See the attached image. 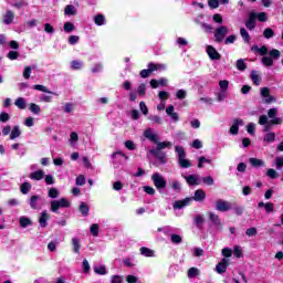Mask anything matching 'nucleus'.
<instances>
[{
	"instance_id": "f257e3e1",
	"label": "nucleus",
	"mask_w": 283,
	"mask_h": 283,
	"mask_svg": "<svg viewBox=\"0 0 283 283\" xmlns=\"http://www.w3.org/2000/svg\"><path fill=\"white\" fill-rule=\"evenodd\" d=\"M280 56H282L280 50L273 49L269 52V56H263L261 59V62L265 67H273V61H277Z\"/></svg>"
},
{
	"instance_id": "f03ea898",
	"label": "nucleus",
	"mask_w": 283,
	"mask_h": 283,
	"mask_svg": "<svg viewBox=\"0 0 283 283\" xmlns=\"http://www.w3.org/2000/svg\"><path fill=\"white\" fill-rule=\"evenodd\" d=\"M151 180L158 191L167 188V179H165L159 172H154L151 175Z\"/></svg>"
},
{
	"instance_id": "7ed1b4c3",
	"label": "nucleus",
	"mask_w": 283,
	"mask_h": 283,
	"mask_svg": "<svg viewBox=\"0 0 283 283\" xmlns=\"http://www.w3.org/2000/svg\"><path fill=\"white\" fill-rule=\"evenodd\" d=\"M229 34V28L221 25L214 30V41L216 43H222Z\"/></svg>"
},
{
	"instance_id": "20e7f679",
	"label": "nucleus",
	"mask_w": 283,
	"mask_h": 283,
	"mask_svg": "<svg viewBox=\"0 0 283 283\" xmlns=\"http://www.w3.org/2000/svg\"><path fill=\"white\" fill-rule=\"evenodd\" d=\"M231 209H233V206L231 205V202L223 200V199H218L216 201V210L217 211L224 213L227 211H231Z\"/></svg>"
},
{
	"instance_id": "39448f33",
	"label": "nucleus",
	"mask_w": 283,
	"mask_h": 283,
	"mask_svg": "<svg viewBox=\"0 0 283 283\" xmlns=\"http://www.w3.org/2000/svg\"><path fill=\"white\" fill-rule=\"evenodd\" d=\"M277 108H270L268 111L269 118H272V120H270V125H282L283 119L277 117Z\"/></svg>"
},
{
	"instance_id": "423d86ee",
	"label": "nucleus",
	"mask_w": 283,
	"mask_h": 283,
	"mask_svg": "<svg viewBox=\"0 0 283 283\" xmlns=\"http://www.w3.org/2000/svg\"><path fill=\"white\" fill-rule=\"evenodd\" d=\"M206 52L211 61H220L222 55L219 54L218 50L211 45H207Z\"/></svg>"
},
{
	"instance_id": "0eeeda50",
	"label": "nucleus",
	"mask_w": 283,
	"mask_h": 283,
	"mask_svg": "<svg viewBox=\"0 0 283 283\" xmlns=\"http://www.w3.org/2000/svg\"><path fill=\"white\" fill-rule=\"evenodd\" d=\"M261 96L264 99V103L271 104V103H275V97L271 95V91L269 90V87H262L261 88Z\"/></svg>"
},
{
	"instance_id": "6e6552de",
	"label": "nucleus",
	"mask_w": 283,
	"mask_h": 283,
	"mask_svg": "<svg viewBox=\"0 0 283 283\" xmlns=\"http://www.w3.org/2000/svg\"><path fill=\"white\" fill-rule=\"evenodd\" d=\"M208 216L209 220L214 224V228L218 229V231H222V221L220 220V217L216 214V212H209Z\"/></svg>"
},
{
	"instance_id": "1a4fd4ad",
	"label": "nucleus",
	"mask_w": 283,
	"mask_h": 283,
	"mask_svg": "<svg viewBox=\"0 0 283 283\" xmlns=\"http://www.w3.org/2000/svg\"><path fill=\"white\" fill-rule=\"evenodd\" d=\"M256 19H258V13L251 12L249 14L248 20L245 21V28H248V30H255V20Z\"/></svg>"
},
{
	"instance_id": "9d476101",
	"label": "nucleus",
	"mask_w": 283,
	"mask_h": 283,
	"mask_svg": "<svg viewBox=\"0 0 283 283\" xmlns=\"http://www.w3.org/2000/svg\"><path fill=\"white\" fill-rule=\"evenodd\" d=\"M242 125H244V120L241 118L234 119L232 126L230 127V134H232V136H237V134L240 132V126Z\"/></svg>"
},
{
	"instance_id": "9b49d317",
	"label": "nucleus",
	"mask_w": 283,
	"mask_h": 283,
	"mask_svg": "<svg viewBox=\"0 0 283 283\" xmlns=\"http://www.w3.org/2000/svg\"><path fill=\"white\" fill-rule=\"evenodd\" d=\"M227 266H229V259L223 258L216 266L217 273L222 275L227 271Z\"/></svg>"
},
{
	"instance_id": "f8f14e48",
	"label": "nucleus",
	"mask_w": 283,
	"mask_h": 283,
	"mask_svg": "<svg viewBox=\"0 0 283 283\" xmlns=\"http://www.w3.org/2000/svg\"><path fill=\"white\" fill-rule=\"evenodd\" d=\"M176 108L174 107V105H169L166 108V114L167 116H170L171 120H174V123H178V120H180V116L178 115V113H175Z\"/></svg>"
},
{
	"instance_id": "ddd939ff",
	"label": "nucleus",
	"mask_w": 283,
	"mask_h": 283,
	"mask_svg": "<svg viewBox=\"0 0 283 283\" xmlns=\"http://www.w3.org/2000/svg\"><path fill=\"white\" fill-rule=\"evenodd\" d=\"M193 202L192 198H186L184 200L175 201L174 209H182L184 207H189Z\"/></svg>"
},
{
	"instance_id": "4468645a",
	"label": "nucleus",
	"mask_w": 283,
	"mask_h": 283,
	"mask_svg": "<svg viewBox=\"0 0 283 283\" xmlns=\"http://www.w3.org/2000/svg\"><path fill=\"white\" fill-rule=\"evenodd\" d=\"M262 207L265 210V213H274L275 212V205L273 202H266L263 201L259 202V209H262Z\"/></svg>"
},
{
	"instance_id": "2eb2a0df",
	"label": "nucleus",
	"mask_w": 283,
	"mask_h": 283,
	"mask_svg": "<svg viewBox=\"0 0 283 283\" xmlns=\"http://www.w3.org/2000/svg\"><path fill=\"white\" fill-rule=\"evenodd\" d=\"M49 220H50V213H48V210H44L39 218L40 227H42V229H45V227H48Z\"/></svg>"
},
{
	"instance_id": "dca6fc26",
	"label": "nucleus",
	"mask_w": 283,
	"mask_h": 283,
	"mask_svg": "<svg viewBox=\"0 0 283 283\" xmlns=\"http://www.w3.org/2000/svg\"><path fill=\"white\" fill-rule=\"evenodd\" d=\"M151 154L161 165H167V155L160 150H151Z\"/></svg>"
},
{
	"instance_id": "f3484780",
	"label": "nucleus",
	"mask_w": 283,
	"mask_h": 283,
	"mask_svg": "<svg viewBox=\"0 0 283 283\" xmlns=\"http://www.w3.org/2000/svg\"><path fill=\"white\" fill-rule=\"evenodd\" d=\"M155 145H157V149L155 151H163V149H171V147H174L171 142H158V139Z\"/></svg>"
},
{
	"instance_id": "a211bd4d",
	"label": "nucleus",
	"mask_w": 283,
	"mask_h": 283,
	"mask_svg": "<svg viewBox=\"0 0 283 283\" xmlns=\"http://www.w3.org/2000/svg\"><path fill=\"white\" fill-rule=\"evenodd\" d=\"M144 136L145 138H147L148 140H150L151 143H158V135H156L151 128H148L144 132Z\"/></svg>"
},
{
	"instance_id": "6ab92c4d",
	"label": "nucleus",
	"mask_w": 283,
	"mask_h": 283,
	"mask_svg": "<svg viewBox=\"0 0 283 283\" xmlns=\"http://www.w3.org/2000/svg\"><path fill=\"white\" fill-rule=\"evenodd\" d=\"M205 198H207V192H205V190L202 189H198L195 191L192 200H195L196 202H202Z\"/></svg>"
},
{
	"instance_id": "aec40b11",
	"label": "nucleus",
	"mask_w": 283,
	"mask_h": 283,
	"mask_svg": "<svg viewBox=\"0 0 283 283\" xmlns=\"http://www.w3.org/2000/svg\"><path fill=\"white\" fill-rule=\"evenodd\" d=\"M44 177H45V171H43V170H36L29 175V178L31 180H43Z\"/></svg>"
},
{
	"instance_id": "412c9836",
	"label": "nucleus",
	"mask_w": 283,
	"mask_h": 283,
	"mask_svg": "<svg viewBox=\"0 0 283 283\" xmlns=\"http://www.w3.org/2000/svg\"><path fill=\"white\" fill-rule=\"evenodd\" d=\"M252 52H258L259 54H261V56H266V54H269V48L266 46H261L259 48L258 45H254L251 48Z\"/></svg>"
},
{
	"instance_id": "4be33fe9",
	"label": "nucleus",
	"mask_w": 283,
	"mask_h": 283,
	"mask_svg": "<svg viewBox=\"0 0 283 283\" xmlns=\"http://www.w3.org/2000/svg\"><path fill=\"white\" fill-rule=\"evenodd\" d=\"M184 178L188 185H198V180H200L198 175L185 176Z\"/></svg>"
},
{
	"instance_id": "5701e85b",
	"label": "nucleus",
	"mask_w": 283,
	"mask_h": 283,
	"mask_svg": "<svg viewBox=\"0 0 283 283\" xmlns=\"http://www.w3.org/2000/svg\"><path fill=\"white\" fill-rule=\"evenodd\" d=\"M263 143H265L266 145H270L271 143H275V133L273 132L266 133L263 137Z\"/></svg>"
},
{
	"instance_id": "b1692460",
	"label": "nucleus",
	"mask_w": 283,
	"mask_h": 283,
	"mask_svg": "<svg viewBox=\"0 0 283 283\" xmlns=\"http://www.w3.org/2000/svg\"><path fill=\"white\" fill-rule=\"evenodd\" d=\"M64 14H66V17L76 15V7L72 4L66 6L64 9Z\"/></svg>"
},
{
	"instance_id": "393cba45",
	"label": "nucleus",
	"mask_w": 283,
	"mask_h": 283,
	"mask_svg": "<svg viewBox=\"0 0 283 283\" xmlns=\"http://www.w3.org/2000/svg\"><path fill=\"white\" fill-rule=\"evenodd\" d=\"M249 163H250V165H252V167H265L266 166L264 160L258 159V158H250Z\"/></svg>"
},
{
	"instance_id": "a878e982",
	"label": "nucleus",
	"mask_w": 283,
	"mask_h": 283,
	"mask_svg": "<svg viewBox=\"0 0 283 283\" xmlns=\"http://www.w3.org/2000/svg\"><path fill=\"white\" fill-rule=\"evenodd\" d=\"M12 21H14V13L12 11H7L3 17V23H6V25H10Z\"/></svg>"
},
{
	"instance_id": "bb28decb",
	"label": "nucleus",
	"mask_w": 283,
	"mask_h": 283,
	"mask_svg": "<svg viewBox=\"0 0 283 283\" xmlns=\"http://www.w3.org/2000/svg\"><path fill=\"white\" fill-rule=\"evenodd\" d=\"M32 190V185L28 181L23 182L21 186H20V191L21 193H23L24 196L30 193V191Z\"/></svg>"
},
{
	"instance_id": "cd10ccee",
	"label": "nucleus",
	"mask_w": 283,
	"mask_h": 283,
	"mask_svg": "<svg viewBox=\"0 0 283 283\" xmlns=\"http://www.w3.org/2000/svg\"><path fill=\"white\" fill-rule=\"evenodd\" d=\"M21 136V127L19 126H13L11 134H10V139L14 140Z\"/></svg>"
},
{
	"instance_id": "c85d7f7f",
	"label": "nucleus",
	"mask_w": 283,
	"mask_h": 283,
	"mask_svg": "<svg viewBox=\"0 0 283 283\" xmlns=\"http://www.w3.org/2000/svg\"><path fill=\"white\" fill-rule=\"evenodd\" d=\"M250 76L254 85H260L262 83V77L258 74V71H252Z\"/></svg>"
},
{
	"instance_id": "c756f323",
	"label": "nucleus",
	"mask_w": 283,
	"mask_h": 283,
	"mask_svg": "<svg viewBox=\"0 0 283 283\" xmlns=\"http://www.w3.org/2000/svg\"><path fill=\"white\" fill-rule=\"evenodd\" d=\"M240 34H241L244 43H251V35L249 34V31H247V29L241 28L240 29Z\"/></svg>"
},
{
	"instance_id": "7c9ffc66",
	"label": "nucleus",
	"mask_w": 283,
	"mask_h": 283,
	"mask_svg": "<svg viewBox=\"0 0 283 283\" xmlns=\"http://www.w3.org/2000/svg\"><path fill=\"white\" fill-rule=\"evenodd\" d=\"M72 244L74 253H81V240H78V238H73Z\"/></svg>"
},
{
	"instance_id": "2f4dec72",
	"label": "nucleus",
	"mask_w": 283,
	"mask_h": 283,
	"mask_svg": "<svg viewBox=\"0 0 283 283\" xmlns=\"http://www.w3.org/2000/svg\"><path fill=\"white\" fill-rule=\"evenodd\" d=\"M178 163L182 169H189L191 167V161L187 157L178 159Z\"/></svg>"
},
{
	"instance_id": "473e14b6",
	"label": "nucleus",
	"mask_w": 283,
	"mask_h": 283,
	"mask_svg": "<svg viewBox=\"0 0 283 283\" xmlns=\"http://www.w3.org/2000/svg\"><path fill=\"white\" fill-rule=\"evenodd\" d=\"M140 253L145 258H154V250L149 248H145V247L140 248Z\"/></svg>"
},
{
	"instance_id": "72a5a7b5",
	"label": "nucleus",
	"mask_w": 283,
	"mask_h": 283,
	"mask_svg": "<svg viewBox=\"0 0 283 283\" xmlns=\"http://www.w3.org/2000/svg\"><path fill=\"white\" fill-rule=\"evenodd\" d=\"M170 242H172V244H182V237L180 234L172 233L170 234Z\"/></svg>"
},
{
	"instance_id": "f704fd0d",
	"label": "nucleus",
	"mask_w": 283,
	"mask_h": 283,
	"mask_svg": "<svg viewBox=\"0 0 283 283\" xmlns=\"http://www.w3.org/2000/svg\"><path fill=\"white\" fill-rule=\"evenodd\" d=\"M175 151L178 155V160H180V158H187V153H185V148H182V146H176Z\"/></svg>"
},
{
	"instance_id": "c9c22d12",
	"label": "nucleus",
	"mask_w": 283,
	"mask_h": 283,
	"mask_svg": "<svg viewBox=\"0 0 283 283\" xmlns=\"http://www.w3.org/2000/svg\"><path fill=\"white\" fill-rule=\"evenodd\" d=\"M94 271L97 273V275H107V269L105 265H95Z\"/></svg>"
},
{
	"instance_id": "e433bc0d",
	"label": "nucleus",
	"mask_w": 283,
	"mask_h": 283,
	"mask_svg": "<svg viewBox=\"0 0 283 283\" xmlns=\"http://www.w3.org/2000/svg\"><path fill=\"white\" fill-rule=\"evenodd\" d=\"M32 226V220H30L27 217H21L20 218V227H22L23 229H25L27 227Z\"/></svg>"
},
{
	"instance_id": "4c0bfd02",
	"label": "nucleus",
	"mask_w": 283,
	"mask_h": 283,
	"mask_svg": "<svg viewBox=\"0 0 283 283\" xmlns=\"http://www.w3.org/2000/svg\"><path fill=\"white\" fill-rule=\"evenodd\" d=\"M33 90H36L38 92H44V94H53L52 91H50V88H48L46 86H43L41 84L34 85Z\"/></svg>"
},
{
	"instance_id": "58836bf2",
	"label": "nucleus",
	"mask_w": 283,
	"mask_h": 283,
	"mask_svg": "<svg viewBox=\"0 0 283 283\" xmlns=\"http://www.w3.org/2000/svg\"><path fill=\"white\" fill-rule=\"evenodd\" d=\"M14 105L19 109H25V99L23 97H19L15 99Z\"/></svg>"
},
{
	"instance_id": "ea45409f",
	"label": "nucleus",
	"mask_w": 283,
	"mask_h": 283,
	"mask_svg": "<svg viewBox=\"0 0 283 283\" xmlns=\"http://www.w3.org/2000/svg\"><path fill=\"white\" fill-rule=\"evenodd\" d=\"M171 189L176 191V193H180L182 191V185L178 180H174L171 184Z\"/></svg>"
},
{
	"instance_id": "a19ab883",
	"label": "nucleus",
	"mask_w": 283,
	"mask_h": 283,
	"mask_svg": "<svg viewBox=\"0 0 283 283\" xmlns=\"http://www.w3.org/2000/svg\"><path fill=\"white\" fill-rule=\"evenodd\" d=\"M74 30H76V27H74V23L66 22L64 24V32H66V34H70L71 32H74Z\"/></svg>"
},
{
	"instance_id": "79ce46f5",
	"label": "nucleus",
	"mask_w": 283,
	"mask_h": 283,
	"mask_svg": "<svg viewBox=\"0 0 283 283\" xmlns=\"http://www.w3.org/2000/svg\"><path fill=\"white\" fill-rule=\"evenodd\" d=\"M263 36H264V39H273V36H275V32L273 31V29L266 28L263 31Z\"/></svg>"
},
{
	"instance_id": "37998d69",
	"label": "nucleus",
	"mask_w": 283,
	"mask_h": 283,
	"mask_svg": "<svg viewBox=\"0 0 283 283\" xmlns=\"http://www.w3.org/2000/svg\"><path fill=\"white\" fill-rule=\"evenodd\" d=\"M80 212L82 216H90V207H87L85 202H82L80 205Z\"/></svg>"
},
{
	"instance_id": "c03bdc74",
	"label": "nucleus",
	"mask_w": 283,
	"mask_h": 283,
	"mask_svg": "<svg viewBox=\"0 0 283 283\" xmlns=\"http://www.w3.org/2000/svg\"><path fill=\"white\" fill-rule=\"evenodd\" d=\"M39 196H32L30 199V207L31 209H39Z\"/></svg>"
},
{
	"instance_id": "a18cd8bd",
	"label": "nucleus",
	"mask_w": 283,
	"mask_h": 283,
	"mask_svg": "<svg viewBox=\"0 0 283 283\" xmlns=\"http://www.w3.org/2000/svg\"><path fill=\"white\" fill-rule=\"evenodd\" d=\"M266 176L273 180H275V178H280V174H277L273 168L268 169Z\"/></svg>"
},
{
	"instance_id": "49530a36",
	"label": "nucleus",
	"mask_w": 283,
	"mask_h": 283,
	"mask_svg": "<svg viewBox=\"0 0 283 283\" xmlns=\"http://www.w3.org/2000/svg\"><path fill=\"white\" fill-rule=\"evenodd\" d=\"M61 203H59V200H53L51 202V211H53V213H56L60 209H61Z\"/></svg>"
},
{
	"instance_id": "de8ad7c7",
	"label": "nucleus",
	"mask_w": 283,
	"mask_h": 283,
	"mask_svg": "<svg viewBox=\"0 0 283 283\" xmlns=\"http://www.w3.org/2000/svg\"><path fill=\"white\" fill-rule=\"evenodd\" d=\"M61 203H59V200H53L51 202V211H53V213H56L60 209H61Z\"/></svg>"
},
{
	"instance_id": "09e8293b",
	"label": "nucleus",
	"mask_w": 283,
	"mask_h": 283,
	"mask_svg": "<svg viewBox=\"0 0 283 283\" xmlns=\"http://www.w3.org/2000/svg\"><path fill=\"white\" fill-rule=\"evenodd\" d=\"M29 109L32 112V114H41V106L38 104L31 103Z\"/></svg>"
},
{
	"instance_id": "8fccbe9b",
	"label": "nucleus",
	"mask_w": 283,
	"mask_h": 283,
	"mask_svg": "<svg viewBox=\"0 0 283 283\" xmlns=\"http://www.w3.org/2000/svg\"><path fill=\"white\" fill-rule=\"evenodd\" d=\"M70 140H71L72 147H74V145H76V143H78V134H76V132H72L70 134Z\"/></svg>"
},
{
	"instance_id": "3c124183",
	"label": "nucleus",
	"mask_w": 283,
	"mask_h": 283,
	"mask_svg": "<svg viewBox=\"0 0 283 283\" xmlns=\"http://www.w3.org/2000/svg\"><path fill=\"white\" fill-rule=\"evenodd\" d=\"M95 24L96 25H105V15L103 14H97L95 17Z\"/></svg>"
},
{
	"instance_id": "603ef678",
	"label": "nucleus",
	"mask_w": 283,
	"mask_h": 283,
	"mask_svg": "<svg viewBox=\"0 0 283 283\" xmlns=\"http://www.w3.org/2000/svg\"><path fill=\"white\" fill-rule=\"evenodd\" d=\"M237 69L240 72H244V70H247V63H244V60L240 59L237 61Z\"/></svg>"
},
{
	"instance_id": "864d4df0",
	"label": "nucleus",
	"mask_w": 283,
	"mask_h": 283,
	"mask_svg": "<svg viewBox=\"0 0 283 283\" xmlns=\"http://www.w3.org/2000/svg\"><path fill=\"white\" fill-rule=\"evenodd\" d=\"M219 87H220L221 92H227V90H229V81H227V80L220 81Z\"/></svg>"
},
{
	"instance_id": "5fc2aeb1",
	"label": "nucleus",
	"mask_w": 283,
	"mask_h": 283,
	"mask_svg": "<svg viewBox=\"0 0 283 283\" xmlns=\"http://www.w3.org/2000/svg\"><path fill=\"white\" fill-rule=\"evenodd\" d=\"M200 271L197 268H190L188 270V277H196L198 276Z\"/></svg>"
},
{
	"instance_id": "6e6d98bb",
	"label": "nucleus",
	"mask_w": 283,
	"mask_h": 283,
	"mask_svg": "<svg viewBox=\"0 0 283 283\" xmlns=\"http://www.w3.org/2000/svg\"><path fill=\"white\" fill-rule=\"evenodd\" d=\"M256 19H259L261 23H264L265 21H269V15L266 14V12H260L256 14Z\"/></svg>"
},
{
	"instance_id": "4d7b16f0",
	"label": "nucleus",
	"mask_w": 283,
	"mask_h": 283,
	"mask_svg": "<svg viewBox=\"0 0 283 283\" xmlns=\"http://www.w3.org/2000/svg\"><path fill=\"white\" fill-rule=\"evenodd\" d=\"M71 67H72V70H81V67H83V62L82 61H72Z\"/></svg>"
},
{
	"instance_id": "13d9d810",
	"label": "nucleus",
	"mask_w": 283,
	"mask_h": 283,
	"mask_svg": "<svg viewBox=\"0 0 283 283\" xmlns=\"http://www.w3.org/2000/svg\"><path fill=\"white\" fill-rule=\"evenodd\" d=\"M158 97L161 99V103H165V101L169 99V93L166 91H160Z\"/></svg>"
},
{
	"instance_id": "bf43d9fd",
	"label": "nucleus",
	"mask_w": 283,
	"mask_h": 283,
	"mask_svg": "<svg viewBox=\"0 0 283 283\" xmlns=\"http://www.w3.org/2000/svg\"><path fill=\"white\" fill-rule=\"evenodd\" d=\"M22 74L25 81H28V78H30V75L32 74V67L25 66Z\"/></svg>"
},
{
	"instance_id": "052dcab7",
	"label": "nucleus",
	"mask_w": 283,
	"mask_h": 283,
	"mask_svg": "<svg viewBox=\"0 0 283 283\" xmlns=\"http://www.w3.org/2000/svg\"><path fill=\"white\" fill-rule=\"evenodd\" d=\"M223 258H231V255H233V250L229 249V248H223L221 251Z\"/></svg>"
},
{
	"instance_id": "680f3d73",
	"label": "nucleus",
	"mask_w": 283,
	"mask_h": 283,
	"mask_svg": "<svg viewBox=\"0 0 283 283\" xmlns=\"http://www.w3.org/2000/svg\"><path fill=\"white\" fill-rule=\"evenodd\" d=\"M227 98V91H221L217 94V101L222 103Z\"/></svg>"
},
{
	"instance_id": "e2e57ef3",
	"label": "nucleus",
	"mask_w": 283,
	"mask_h": 283,
	"mask_svg": "<svg viewBox=\"0 0 283 283\" xmlns=\"http://www.w3.org/2000/svg\"><path fill=\"white\" fill-rule=\"evenodd\" d=\"M248 134H251V136L255 135V125L253 123L248 124L247 126Z\"/></svg>"
},
{
	"instance_id": "0e129e2a",
	"label": "nucleus",
	"mask_w": 283,
	"mask_h": 283,
	"mask_svg": "<svg viewBox=\"0 0 283 283\" xmlns=\"http://www.w3.org/2000/svg\"><path fill=\"white\" fill-rule=\"evenodd\" d=\"M125 147H126V149H129V151H134V149H136V144H134V142H132V140H126Z\"/></svg>"
},
{
	"instance_id": "69168bd1",
	"label": "nucleus",
	"mask_w": 283,
	"mask_h": 283,
	"mask_svg": "<svg viewBox=\"0 0 283 283\" xmlns=\"http://www.w3.org/2000/svg\"><path fill=\"white\" fill-rule=\"evenodd\" d=\"M59 196V190L56 188H50L49 198H56Z\"/></svg>"
},
{
	"instance_id": "338daca9",
	"label": "nucleus",
	"mask_w": 283,
	"mask_h": 283,
	"mask_svg": "<svg viewBox=\"0 0 283 283\" xmlns=\"http://www.w3.org/2000/svg\"><path fill=\"white\" fill-rule=\"evenodd\" d=\"M126 282L127 283H138V279H137V276H134V275H127Z\"/></svg>"
},
{
	"instance_id": "774afa93",
	"label": "nucleus",
	"mask_w": 283,
	"mask_h": 283,
	"mask_svg": "<svg viewBox=\"0 0 283 283\" xmlns=\"http://www.w3.org/2000/svg\"><path fill=\"white\" fill-rule=\"evenodd\" d=\"M111 283H123V276H120V275L112 276Z\"/></svg>"
}]
</instances>
